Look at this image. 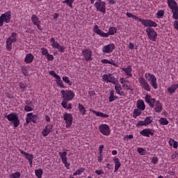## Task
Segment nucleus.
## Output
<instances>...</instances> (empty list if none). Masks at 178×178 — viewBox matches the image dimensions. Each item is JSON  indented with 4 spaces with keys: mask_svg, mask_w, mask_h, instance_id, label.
Instances as JSON below:
<instances>
[{
    "mask_svg": "<svg viewBox=\"0 0 178 178\" xmlns=\"http://www.w3.org/2000/svg\"><path fill=\"white\" fill-rule=\"evenodd\" d=\"M60 92L63 95V102L61 103V106L63 108H64V109H66L67 108V103L69 101H72L74 99V92H73L72 90H62Z\"/></svg>",
    "mask_w": 178,
    "mask_h": 178,
    "instance_id": "obj_1",
    "label": "nucleus"
},
{
    "mask_svg": "<svg viewBox=\"0 0 178 178\" xmlns=\"http://www.w3.org/2000/svg\"><path fill=\"white\" fill-rule=\"evenodd\" d=\"M8 122H13L14 127L16 129L20 126V120H19V115L16 113H11L4 117Z\"/></svg>",
    "mask_w": 178,
    "mask_h": 178,
    "instance_id": "obj_2",
    "label": "nucleus"
},
{
    "mask_svg": "<svg viewBox=\"0 0 178 178\" xmlns=\"http://www.w3.org/2000/svg\"><path fill=\"white\" fill-rule=\"evenodd\" d=\"M40 120V118L37 115H33V113H29L26 115V123H24V126H29L31 122L33 123H38Z\"/></svg>",
    "mask_w": 178,
    "mask_h": 178,
    "instance_id": "obj_3",
    "label": "nucleus"
},
{
    "mask_svg": "<svg viewBox=\"0 0 178 178\" xmlns=\"http://www.w3.org/2000/svg\"><path fill=\"white\" fill-rule=\"evenodd\" d=\"M145 77L149 82L154 90L158 88V83H156V77H155V75L151 73H146L145 74Z\"/></svg>",
    "mask_w": 178,
    "mask_h": 178,
    "instance_id": "obj_4",
    "label": "nucleus"
},
{
    "mask_svg": "<svg viewBox=\"0 0 178 178\" xmlns=\"http://www.w3.org/2000/svg\"><path fill=\"white\" fill-rule=\"evenodd\" d=\"M95 7L97 12H101L103 15L106 13V3L105 1H97L95 3Z\"/></svg>",
    "mask_w": 178,
    "mask_h": 178,
    "instance_id": "obj_5",
    "label": "nucleus"
},
{
    "mask_svg": "<svg viewBox=\"0 0 178 178\" xmlns=\"http://www.w3.org/2000/svg\"><path fill=\"white\" fill-rule=\"evenodd\" d=\"M12 18V13L10 11H7L4 14H2L0 17V27L3 26V22L6 23H10Z\"/></svg>",
    "mask_w": 178,
    "mask_h": 178,
    "instance_id": "obj_6",
    "label": "nucleus"
},
{
    "mask_svg": "<svg viewBox=\"0 0 178 178\" xmlns=\"http://www.w3.org/2000/svg\"><path fill=\"white\" fill-rule=\"evenodd\" d=\"M146 33L149 40H151V41L153 42L156 41V38H158V33L153 28H147Z\"/></svg>",
    "mask_w": 178,
    "mask_h": 178,
    "instance_id": "obj_7",
    "label": "nucleus"
},
{
    "mask_svg": "<svg viewBox=\"0 0 178 178\" xmlns=\"http://www.w3.org/2000/svg\"><path fill=\"white\" fill-rule=\"evenodd\" d=\"M63 120L65 122V127L69 129L70 127H72V124H73V115L72 113H65L63 115Z\"/></svg>",
    "mask_w": 178,
    "mask_h": 178,
    "instance_id": "obj_8",
    "label": "nucleus"
},
{
    "mask_svg": "<svg viewBox=\"0 0 178 178\" xmlns=\"http://www.w3.org/2000/svg\"><path fill=\"white\" fill-rule=\"evenodd\" d=\"M99 130L103 136H109L111 134V128L106 124H102L99 126Z\"/></svg>",
    "mask_w": 178,
    "mask_h": 178,
    "instance_id": "obj_9",
    "label": "nucleus"
},
{
    "mask_svg": "<svg viewBox=\"0 0 178 178\" xmlns=\"http://www.w3.org/2000/svg\"><path fill=\"white\" fill-rule=\"evenodd\" d=\"M103 81L106 83H112L113 84H116L118 83V79L112 74H104Z\"/></svg>",
    "mask_w": 178,
    "mask_h": 178,
    "instance_id": "obj_10",
    "label": "nucleus"
},
{
    "mask_svg": "<svg viewBox=\"0 0 178 178\" xmlns=\"http://www.w3.org/2000/svg\"><path fill=\"white\" fill-rule=\"evenodd\" d=\"M58 155L60 156L61 161L63 163H64L65 168L70 169V163H67V152H60Z\"/></svg>",
    "mask_w": 178,
    "mask_h": 178,
    "instance_id": "obj_11",
    "label": "nucleus"
},
{
    "mask_svg": "<svg viewBox=\"0 0 178 178\" xmlns=\"http://www.w3.org/2000/svg\"><path fill=\"white\" fill-rule=\"evenodd\" d=\"M139 83L140 84L142 88H144L145 91H151V86L148 81L144 79L143 76H140L138 79Z\"/></svg>",
    "mask_w": 178,
    "mask_h": 178,
    "instance_id": "obj_12",
    "label": "nucleus"
},
{
    "mask_svg": "<svg viewBox=\"0 0 178 178\" xmlns=\"http://www.w3.org/2000/svg\"><path fill=\"white\" fill-rule=\"evenodd\" d=\"M140 23L145 26V27H148V29H151V27H157L158 24L154 22L151 19H140Z\"/></svg>",
    "mask_w": 178,
    "mask_h": 178,
    "instance_id": "obj_13",
    "label": "nucleus"
},
{
    "mask_svg": "<svg viewBox=\"0 0 178 178\" xmlns=\"http://www.w3.org/2000/svg\"><path fill=\"white\" fill-rule=\"evenodd\" d=\"M83 56L84 57V59L86 62H89V60H92V51L89 49H84L82 51Z\"/></svg>",
    "mask_w": 178,
    "mask_h": 178,
    "instance_id": "obj_14",
    "label": "nucleus"
},
{
    "mask_svg": "<svg viewBox=\"0 0 178 178\" xmlns=\"http://www.w3.org/2000/svg\"><path fill=\"white\" fill-rule=\"evenodd\" d=\"M19 151L22 155H24L26 159L29 161L31 166H33V159H34V155L27 153L23 151L22 149H19Z\"/></svg>",
    "mask_w": 178,
    "mask_h": 178,
    "instance_id": "obj_15",
    "label": "nucleus"
},
{
    "mask_svg": "<svg viewBox=\"0 0 178 178\" xmlns=\"http://www.w3.org/2000/svg\"><path fill=\"white\" fill-rule=\"evenodd\" d=\"M54 131V125L47 124L42 131V135L43 137H47L49 133Z\"/></svg>",
    "mask_w": 178,
    "mask_h": 178,
    "instance_id": "obj_16",
    "label": "nucleus"
},
{
    "mask_svg": "<svg viewBox=\"0 0 178 178\" xmlns=\"http://www.w3.org/2000/svg\"><path fill=\"white\" fill-rule=\"evenodd\" d=\"M114 49H115V44H109L103 47L102 52H104V54H111V52H113Z\"/></svg>",
    "mask_w": 178,
    "mask_h": 178,
    "instance_id": "obj_17",
    "label": "nucleus"
},
{
    "mask_svg": "<svg viewBox=\"0 0 178 178\" xmlns=\"http://www.w3.org/2000/svg\"><path fill=\"white\" fill-rule=\"evenodd\" d=\"M93 31L98 35H100V37H103L104 38H108V34L105 33V32L98 29V25L94 26Z\"/></svg>",
    "mask_w": 178,
    "mask_h": 178,
    "instance_id": "obj_18",
    "label": "nucleus"
},
{
    "mask_svg": "<svg viewBox=\"0 0 178 178\" xmlns=\"http://www.w3.org/2000/svg\"><path fill=\"white\" fill-rule=\"evenodd\" d=\"M145 102L149 104L151 108H154L155 102H156V99L151 98V95H146L145 96Z\"/></svg>",
    "mask_w": 178,
    "mask_h": 178,
    "instance_id": "obj_19",
    "label": "nucleus"
},
{
    "mask_svg": "<svg viewBox=\"0 0 178 178\" xmlns=\"http://www.w3.org/2000/svg\"><path fill=\"white\" fill-rule=\"evenodd\" d=\"M154 106H155L154 107L155 112H156L157 113H161V112H162L163 106H162V103H161V101L159 100L156 101Z\"/></svg>",
    "mask_w": 178,
    "mask_h": 178,
    "instance_id": "obj_20",
    "label": "nucleus"
},
{
    "mask_svg": "<svg viewBox=\"0 0 178 178\" xmlns=\"http://www.w3.org/2000/svg\"><path fill=\"white\" fill-rule=\"evenodd\" d=\"M178 88V83H173L171 85L170 87L167 88L168 92H169L170 95L175 94L176 92V90Z\"/></svg>",
    "mask_w": 178,
    "mask_h": 178,
    "instance_id": "obj_21",
    "label": "nucleus"
},
{
    "mask_svg": "<svg viewBox=\"0 0 178 178\" xmlns=\"http://www.w3.org/2000/svg\"><path fill=\"white\" fill-rule=\"evenodd\" d=\"M167 3L168 5V8H170L171 10L178 8L177 3L175 0H167Z\"/></svg>",
    "mask_w": 178,
    "mask_h": 178,
    "instance_id": "obj_22",
    "label": "nucleus"
},
{
    "mask_svg": "<svg viewBox=\"0 0 178 178\" xmlns=\"http://www.w3.org/2000/svg\"><path fill=\"white\" fill-rule=\"evenodd\" d=\"M137 108L140 109V111H145V103H144V100L139 99L137 101Z\"/></svg>",
    "mask_w": 178,
    "mask_h": 178,
    "instance_id": "obj_23",
    "label": "nucleus"
},
{
    "mask_svg": "<svg viewBox=\"0 0 178 178\" xmlns=\"http://www.w3.org/2000/svg\"><path fill=\"white\" fill-rule=\"evenodd\" d=\"M33 60H34V56L31 53L27 54L24 59L25 63H31Z\"/></svg>",
    "mask_w": 178,
    "mask_h": 178,
    "instance_id": "obj_24",
    "label": "nucleus"
},
{
    "mask_svg": "<svg viewBox=\"0 0 178 178\" xmlns=\"http://www.w3.org/2000/svg\"><path fill=\"white\" fill-rule=\"evenodd\" d=\"M115 99H119L118 96H115V90H111L110 91V95L108 97V102H113Z\"/></svg>",
    "mask_w": 178,
    "mask_h": 178,
    "instance_id": "obj_25",
    "label": "nucleus"
},
{
    "mask_svg": "<svg viewBox=\"0 0 178 178\" xmlns=\"http://www.w3.org/2000/svg\"><path fill=\"white\" fill-rule=\"evenodd\" d=\"M113 161L115 163V170L114 172H116L118 170H119V168L122 165V163H120V161H119L118 158L114 157Z\"/></svg>",
    "mask_w": 178,
    "mask_h": 178,
    "instance_id": "obj_26",
    "label": "nucleus"
},
{
    "mask_svg": "<svg viewBox=\"0 0 178 178\" xmlns=\"http://www.w3.org/2000/svg\"><path fill=\"white\" fill-rule=\"evenodd\" d=\"M122 70L124 73H126L127 76H129V77H131L133 76V74H131V66L129 65L127 67H122Z\"/></svg>",
    "mask_w": 178,
    "mask_h": 178,
    "instance_id": "obj_27",
    "label": "nucleus"
},
{
    "mask_svg": "<svg viewBox=\"0 0 178 178\" xmlns=\"http://www.w3.org/2000/svg\"><path fill=\"white\" fill-rule=\"evenodd\" d=\"M117 31H118V29H116V27L111 26L108 29V32L106 33V34H108V37H109V35H115Z\"/></svg>",
    "mask_w": 178,
    "mask_h": 178,
    "instance_id": "obj_28",
    "label": "nucleus"
},
{
    "mask_svg": "<svg viewBox=\"0 0 178 178\" xmlns=\"http://www.w3.org/2000/svg\"><path fill=\"white\" fill-rule=\"evenodd\" d=\"M31 22H33V24H34V26L35 24H38V23H41V21H40V18H38V17H37L36 15L33 14L31 17Z\"/></svg>",
    "mask_w": 178,
    "mask_h": 178,
    "instance_id": "obj_29",
    "label": "nucleus"
},
{
    "mask_svg": "<svg viewBox=\"0 0 178 178\" xmlns=\"http://www.w3.org/2000/svg\"><path fill=\"white\" fill-rule=\"evenodd\" d=\"M50 42H51V46L53 48H59L60 47V44L58 43V42L55 41V38H51L50 40Z\"/></svg>",
    "mask_w": 178,
    "mask_h": 178,
    "instance_id": "obj_30",
    "label": "nucleus"
},
{
    "mask_svg": "<svg viewBox=\"0 0 178 178\" xmlns=\"http://www.w3.org/2000/svg\"><path fill=\"white\" fill-rule=\"evenodd\" d=\"M126 16H127V17H132V19H135V20H138V22H141V20H142L141 18L138 17V16L134 15L131 13L127 12L126 14Z\"/></svg>",
    "mask_w": 178,
    "mask_h": 178,
    "instance_id": "obj_31",
    "label": "nucleus"
},
{
    "mask_svg": "<svg viewBox=\"0 0 178 178\" xmlns=\"http://www.w3.org/2000/svg\"><path fill=\"white\" fill-rule=\"evenodd\" d=\"M143 137H149V129H144L140 132Z\"/></svg>",
    "mask_w": 178,
    "mask_h": 178,
    "instance_id": "obj_32",
    "label": "nucleus"
},
{
    "mask_svg": "<svg viewBox=\"0 0 178 178\" xmlns=\"http://www.w3.org/2000/svg\"><path fill=\"white\" fill-rule=\"evenodd\" d=\"M56 84L60 87V88H66V86L63 84V81L60 79V76L56 78Z\"/></svg>",
    "mask_w": 178,
    "mask_h": 178,
    "instance_id": "obj_33",
    "label": "nucleus"
},
{
    "mask_svg": "<svg viewBox=\"0 0 178 178\" xmlns=\"http://www.w3.org/2000/svg\"><path fill=\"white\" fill-rule=\"evenodd\" d=\"M78 109L82 113V115H86L87 110H86V107H84V106H83V104L79 103Z\"/></svg>",
    "mask_w": 178,
    "mask_h": 178,
    "instance_id": "obj_34",
    "label": "nucleus"
},
{
    "mask_svg": "<svg viewBox=\"0 0 178 178\" xmlns=\"http://www.w3.org/2000/svg\"><path fill=\"white\" fill-rule=\"evenodd\" d=\"M94 113L95 115H96V116H99V118H109V115L105 114L99 111H94Z\"/></svg>",
    "mask_w": 178,
    "mask_h": 178,
    "instance_id": "obj_35",
    "label": "nucleus"
},
{
    "mask_svg": "<svg viewBox=\"0 0 178 178\" xmlns=\"http://www.w3.org/2000/svg\"><path fill=\"white\" fill-rule=\"evenodd\" d=\"M159 122L160 124H162L163 126H166L169 124V121H168V120L165 118H161Z\"/></svg>",
    "mask_w": 178,
    "mask_h": 178,
    "instance_id": "obj_36",
    "label": "nucleus"
},
{
    "mask_svg": "<svg viewBox=\"0 0 178 178\" xmlns=\"http://www.w3.org/2000/svg\"><path fill=\"white\" fill-rule=\"evenodd\" d=\"M9 40H10V38H8L6 42V48L7 51H12V42L9 41Z\"/></svg>",
    "mask_w": 178,
    "mask_h": 178,
    "instance_id": "obj_37",
    "label": "nucleus"
},
{
    "mask_svg": "<svg viewBox=\"0 0 178 178\" xmlns=\"http://www.w3.org/2000/svg\"><path fill=\"white\" fill-rule=\"evenodd\" d=\"M144 122H145V126H148L149 124H151L152 123V117L151 116L147 117L145 119Z\"/></svg>",
    "mask_w": 178,
    "mask_h": 178,
    "instance_id": "obj_38",
    "label": "nucleus"
},
{
    "mask_svg": "<svg viewBox=\"0 0 178 178\" xmlns=\"http://www.w3.org/2000/svg\"><path fill=\"white\" fill-rule=\"evenodd\" d=\"M172 12L173 13V19H175V20H178V8L172 9Z\"/></svg>",
    "mask_w": 178,
    "mask_h": 178,
    "instance_id": "obj_39",
    "label": "nucleus"
},
{
    "mask_svg": "<svg viewBox=\"0 0 178 178\" xmlns=\"http://www.w3.org/2000/svg\"><path fill=\"white\" fill-rule=\"evenodd\" d=\"M140 115H141V111L138 110V108H135L134 110L133 118H134V119H136L138 116H140Z\"/></svg>",
    "mask_w": 178,
    "mask_h": 178,
    "instance_id": "obj_40",
    "label": "nucleus"
},
{
    "mask_svg": "<svg viewBox=\"0 0 178 178\" xmlns=\"http://www.w3.org/2000/svg\"><path fill=\"white\" fill-rule=\"evenodd\" d=\"M42 173H43L42 169H39V170H35V175L36 177H38V178L42 177Z\"/></svg>",
    "mask_w": 178,
    "mask_h": 178,
    "instance_id": "obj_41",
    "label": "nucleus"
},
{
    "mask_svg": "<svg viewBox=\"0 0 178 178\" xmlns=\"http://www.w3.org/2000/svg\"><path fill=\"white\" fill-rule=\"evenodd\" d=\"M73 2H74V0H65L63 3H67L71 9H73Z\"/></svg>",
    "mask_w": 178,
    "mask_h": 178,
    "instance_id": "obj_42",
    "label": "nucleus"
},
{
    "mask_svg": "<svg viewBox=\"0 0 178 178\" xmlns=\"http://www.w3.org/2000/svg\"><path fill=\"white\" fill-rule=\"evenodd\" d=\"M21 176L22 173H20V172H16L10 175V178H20Z\"/></svg>",
    "mask_w": 178,
    "mask_h": 178,
    "instance_id": "obj_43",
    "label": "nucleus"
},
{
    "mask_svg": "<svg viewBox=\"0 0 178 178\" xmlns=\"http://www.w3.org/2000/svg\"><path fill=\"white\" fill-rule=\"evenodd\" d=\"M122 88H124V90H130V91H131V92L133 94V86H129L127 83H125V84L122 85Z\"/></svg>",
    "mask_w": 178,
    "mask_h": 178,
    "instance_id": "obj_44",
    "label": "nucleus"
},
{
    "mask_svg": "<svg viewBox=\"0 0 178 178\" xmlns=\"http://www.w3.org/2000/svg\"><path fill=\"white\" fill-rule=\"evenodd\" d=\"M157 19H162L163 16H165V10H160L157 13Z\"/></svg>",
    "mask_w": 178,
    "mask_h": 178,
    "instance_id": "obj_45",
    "label": "nucleus"
},
{
    "mask_svg": "<svg viewBox=\"0 0 178 178\" xmlns=\"http://www.w3.org/2000/svg\"><path fill=\"white\" fill-rule=\"evenodd\" d=\"M115 92L117 94L120 93V91H122V86H120V84L119 83H115Z\"/></svg>",
    "mask_w": 178,
    "mask_h": 178,
    "instance_id": "obj_46",
    "label": "nucleus"
},
{
    "mask_svg": "<svg viewBox=\"0 0 178 178\" xmlns=\"http://www.w3.org/2000/svg\"><path fill=\"white\" fill-rule=\"evenodd\" d=\"M63 81H65V83H67V84H69V86H72L73 84V82H72L70 79H69V77L67 76H63Z\"/></svg>",
    "mask_w": 178,
    "mask_h": 178,
    "instance_id": "obj_47",
    "label": "nucleus"
},
{
    "mask_svg": "<svg viewBox=\"0 0 178 178\" xmlns=\"http://www.w3.org/2000/svg\"><path fill=\"white\" fill-rule=\"evenodd\" d=\"M137 151L138 152V154H140V155H145V149H144L142 147H138L137 149Z\"/></svg>",
    "mask_w": 178,
    "mask_h": 178,
    "instance_id": "obj_48",
    "label": "nucleus"
},
{
    "mask_svg": "<svg viewBox=\"0 0 178 178\" xmlns=\"http://www.w3.org/2000/svg\"><path fill=\"white\" fill-rule=\"evenodd\" d=\"M20 88L24 91V88H27V83L20 82L19 84Z\"/></svg>",
    "mask_w": 178,
    "mask_h": 178,
    "instance_id": "obj_49",
    "label": "nucleus"
},
{
    "mask_svg": "<svg viewBox=\"0 0 178 178\" xmlns=\"http://www.w3.org/2000/svg\"><path fill=\"white\" fill-rule=\"evenodd\" d=\"M24 111L25 112H31V111H33V108L31 106H24Z\"/></svg>",
    "mask_w": 178,
    "mask_h": 178,
    "instance_id": "obj_50",
    "label": "nucleus"
},
{
    "mask_svg": "<svg viewBox=\"0 0 178 178\" xmlns=\"http://www.w3.org/2000/svg\"><path fill=\"white\" fill-rule=\"evenodd\" d=\"M49 73L51 76L55 77V79H58V77H60L59 75H58V74H56V72H55V71L54 70L50 71Z\"/></svg>",
    "mask_w": 178,
    "mask_h": 178,
    "instance_id": "obj_51",
    "label": "nucleus"
},
{
    "mask_svg": "<svg viewBox=\"0 0 178 178\" xmlns=\"http://www.w3.org/2000/svg\"><path fill=\"white\" fill-rule=\"evenodd\" d=\"M133 138H134V136L133 135H126L124 137L123 140L124 141H127V140H131Z\"/></svg>",
    "mask_w": 178,
    "mask_h": 178,
    "instance_id": "obj_52",
    "label": "nucleus"
},
{
    "mask_svg": "<svg viewBox=\"0 0 178 178\" xmlns=\"http://www.w3.org/2000/svg\"><path fill=\"white\" fill-rule=\"evenodd\" d=\"M42 51V55H44V56H47L49 53H48V49L42 47L41 49Z\"/></svg>",
    "mask_w": 178,
    "mask_h": 178,
    "instance_id": "obj_53",
    "label": "nucleus"
},
{
    "mask_svg": "<svg viewBox=\"0 0 178 178\" xmlns=\"http://www.w3.org/2000/svg\"><path fill=\"white\" fill-rule=\"evenodd\" d=\"M25 33H29L30 34H34V29H31V28H26L25 30Z\"/></svg>",
    "mask_w": 178,
    "mask_h": 178,
    "instance_id": "obj_54",
    "label": "nucleus"
},
{
    "mask_svg": "<svg viewBox=\"0 0 178 178\" xmlns=\"http://www.w3.org/2000/svg\"><path fill=\"white\" fill-rule=\"evenodd\" d=\"M143 126H145V124L144 121H139L136 124V127H141Z\"/></svg>",
    "mask_w": 178,
    "mask_h": 178,
    "instance_id": "obj_55",
    "label": "nucleus"
},
{
    "mask_svg": "<svg viewBox=\"0 0 178 178\" xmlns=\"http://www.w3.org/2000/svg\"><path fill=\"white\" fill-rule=\"evenodd\" d=\"M158 161H159V159H158V157H153L152 159V163H153V165H156V163H158Z\"/></svg>",
    "mask_w": 178,
    "mask_h": 178,
    "instance_id": "obj_56",
    "label": "nucleus"
},
{
    "mask_svg": "<svg viewBox=\"0 0 178 178\" xmlns=\"http://www.w3.org/2000/svg\"><path fill=\"white\" fill-rule=\"evenodd\" d=\"M46 58H47V60L51 61L54 59V55L49 54L46 56Z\"/></svg>",
    "mask_w": 178,
    "mask_h": 178,
    "instance_id": "obj_57",
    "label": "nucleus"
},
{
    "mask_svg": "<svg viewBox=\"0 0 178 178\" xmlns=\"http://www.w3.org/2000/svg\"><path fill=\"white\" fill-rule=\"evenodd\" d=\"M26 105L29 106H34V104H33V102L30 101V100H26L25 101Z\"/></svg>",
    "mask_w": 178,
    "mask_h": 178,
    "instance_id": "obj_58",
    "label": "nucleus"
},
{
    "mask_svg": "<svg viewBox=\"0 0 178 178\" xmlns=\"http://www.w3.org/2000/svg\"><path fill=\"white\" fill-rule=\"evenodd\" d=\"M172 143H174L173 145H172L173 148L177 149V148L178 147V143H177V141L172 140Z\"/></svg>",
    "mask_w": 178,
    "mask_h": 178,
    "instance_id": "obj_59",
    "label": "nucleus"
},
{
    "mask_svg": "<svg viewBox=\"0 0 178 178\" xmlns=\"http://www.w3.org/2000/svg\"><path fill=\"white\" fill-rule=\"evenodd\" d=\"M95 173L98 175V176H101V175H104V172L102 171V170H97Z\"/></svg>",
    "mask_w": 178,
    "mask_h": 178,
    "instance_id": "obj_60",
    "label": "nucleus"
},
{
    "mask_svg": "<svg viewBox=\"0 0 178 178\" xmlns=\"http://www.w3.org/2000/svg\"><path fill=\"white\" fill-rule=\"evenodd\" d=\"M5 95L7 97V98H9V99L13 98V95L10 94L8 92L5 93Z\"/></svg>",
    "mask_w": 178,
    "mask_h": 178,
    "instance_id": "obj_61",
    "label": "nucleus"
},
{
    "mask_svg": "<svg viewBox=\"0 0 178 178\" xmlns=\"http://www.w3.org/2000/svg\"><path fill=\"white\" fill-rule=\"evenodd\" d=\"M57 49H58L60 51V52H65V47L60 45V47H58V48H57Z\"/></svg>",
    "mask_w": 178,
    "mask_h": 178,
    "instance_id": "obj_62",
    "label": "nucleus"
},
{
    "mask_svg": "<svg viewBox=\"0 0 178 178\" xmlns=\"http://www.w3.org/2000/svg\"><path fill=\"white\" fill-rule=\"evenodd\" d=\"M174 29H175V30H178V21L174 22Z\"/></svg>",
    "mask_w": 178,
    "mask_h": 178,
    "instance_id": "obj_63",
    "label": "nucleus"
},
{
    "mask_svg": "<svg viewBox=\"0 0 178 178\" xmlns=\"http://www.w3.org/2000/svg\"><path fill=\"white\" fill-rule=\"evenodd\" d=\"M102 63H109V64L112 63L110 60H108L107 59H102Z\"/></svg>",
    "mask_w": 178,
    "mask_h": 178,
    "instance_id": "obj_64",
    "label": "nucleus"
}]
</instances>
